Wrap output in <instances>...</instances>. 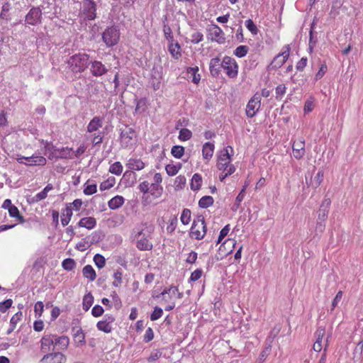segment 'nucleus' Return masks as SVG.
<instances>
[{
  "mask_svg": "<svg viewBox=\"0 0 363 363\" xmlns=\"http://www.w3.org/2000/svg\"><path fill=\"white\" fill-rule=\"evenodd\" d=\"M96 225V220L94 217L82 218L78 223V226L86 228L88 230L93 229Z\"/></svg>",
  "mask_w": 363,
  "mask_h": 363,
  "instance_id": "20",
  "label": "nucleus"
},
{
  "mask_svg": "<svg viewBox=\"0 0 363 363\" xmlns=\"http://www.w3.org/2000/svg\"><path fill=\"white\" fill-rule=\"evenodd\" d=\"M223 69V60L218 57L212 58L209 63V70L213 77L218 78Z\"/></svg>",
  "mask_w": 363,
  "mask_h": 363,
  "instance_id": "14",
  "label": "nucleus"
},
{
  "mask_svg": "<svg viewBox=\"0 0 363 363\" xmlns=\"http://www.w3.org/2000/svg\"><path fill=\"white\" fill-rule=\"evenodd\" d=\"M22 316V312L18 311L11 317L10 320V328L6 331L7 335H10L14 330L17 323L21 320Z\"/></svg>",
  "mask_w": 363,
  "mask_h": 363,
  "instance_id": "23",
  "label": "nucleus"
},
{
  "mask_svg": "<svg viewBox=\"0 0 363 363\" xmlns=\"http://www.w3.org/2000/svg\"><path fill=\"white\" fill-rule=\"evenodd\" d=\"M122 277L123 273L121 269L116 270L113 274L114 281H113L112 284L115 287H118L121 286L122 283Z\"/></svg>",
  "mask_w": 363,
  "mask_h": 363,
  "instance_id": "46",
  "label": "nucleus"
},
{
  "mask_svg": "<svg viewBox=\"0 0 363 363\" xmlns=\"http://www.w3.org/2000/svg\"><path fill=\"white\" fill-rule=\"evenodd\" d=\"M192 137V133L187 128H182L179 131V139L182 141H186Z\"/></svg>",
  "mask_w": 363,
  "mask_h": 363,
  "instance_id": "42",
  "label": "nucleus"
},
{
  "mask_svg": "<svg viewBox=\"0 0 363 363\" xmlns=\"http://www.w3.org/2000/svg\"><path fill=\"white\" fill-rule=\"evenodd\" d=\"M285 50L281 53H279L277 55L270 65L268 66V68L270 69H277L280 68L287 60L289 57L290 52V46L289 45L285 46Z\"/></svg>",
  "mask_w": 363,
  "mask_h": 363,
  "instance_id": "9",
  "label": "nucleus"
},
{
  "mask_svg": "<svg viewBox=\"0 0 363 363\" xmlns=\"http://www.w3.org/2000/svg\"><path fill=\"white\" fill-rule=\"evenodd\" d=\"M83 276L87 278L89 281H94L96 277V274L91 265L87 264L82 269Z\"/></svg>",
  "mask_w": 363,
  "mask_h": 363,
  "instance_id": "25",
  "label": "nucleus"
},
{
  "mask_svg": "<svg viewBox=\"0 0 363 363\" xmlns=\"http://www.w3.org/2000/svg\"><path fill=\"white\" fill-rule=\"evenodd\" d=\"M330 204V199H325L317 211L318 218L315 228V233L316 235L321 234L325 230V222L328 218Z\"/></svg>",
  "mask_w": 363,
  "mask_h": 363,
  "instance_id": "3",
  "label": "nucleus"
},
{
  "mask_svg": "<svg viewBox=\"0 0 363 363\" xmlns=\"http://www.w3.org/2000/svg\"><path fill=\"white\" fill-rule=\"evenodd\" d=\"M230 231V225H226L223 228L221 229L220 231V234L218 238V240L216 242L217 244H219L221 242L223 239L228 234Z\"/></svg>",
  "mask_w": 363,
  "mask_h": 363,
  "instance_id": "54",
  "label": "nucleus"
},
{
  "mask_svg": "<svg viewBox=\"0 0 363 363\" xmlns=\"http://www.w3.org/2000/svg\"><path fill=\"white\" fill-rule=\"evenodd\" d=\"M63 218L61 219V223L63 226L68 225L72 216V208L71 206H67V207L62 211Z\"/></svg>",
  "mask_w": 363,
  "mask_h": 363,
  "instance_id": "27",
  "label": "nucleus"
},
{
  "mask_svg": "<svg viewBox=\"0 0 363 363\" xmlns=\"http://www.w3.org/2000/svg\"><path fill=\"white\" fill-rule=\"evenodd\" d=\"M25 21L30 26H37L42 22V10L40 7L33 6L25 17Z\"/></svg>",
  "mask_w": 363,
  "mask_h": 363,
  "instance_id": "8",
  "label": "nucleus"
},
{
  "mask_svg": "<svg viewBox=\"0 0 363 363\" xmlns=\"http://www.w3.org/2000/svg\"><path fill=\"white\" fill-rule=\"evenodd\" d=\"M326 72H327L326 65L325 64L321 65V66L319 68L318 72L316 73V74L315 76V80L318 81L320 79H321L324 76V74H325Z\"/></svg>",
  "mask_w": 363,
  "mask_h": 363,
  "instance_id": "59",
  "label": "nucleus"
},
{
  "mask_svg": "<svg viewBox=\"0 0 363 363\" xmlns=\"http://www.w3.org/2000/svg\"><path fill=\"white\" fill-rule=\"evenodd\" d=\"M163 32H164V37L167 40L168 43H174V35L172 34V29L167 24H166L164 23H163Z\"/></svg>",
  "mask_w": 363,
  "mask_h": 363,
  "instance_id": "36",
  "label": "nucleus"
},
{
  "mask_svg": "<svg viewBox=\"0 0 363 363\" xmlns=\"http://www.w3.org/2000/svg\"><path fill=\"white\" fill-rule=\"evenodd\" d=\"M249 51V48L247 45H240L236 48L233 53L238 57H245Z\"/></svg>",
  "mask_w": 363,
  "mask_h": 363,
  "instance_id": "38",
  "label": "nucleus"
},
{
  "mask_svg": "<svg viewBox=\"0 0 363 363\" xmlns=\"http://www.w3.org/2000/svg\"><path fill=\"white\" fill-rule=\"evenodd\" d=\"M120 38V32L116 26L108 27L102 33V40L108 48L116 45Z\"/></svg>",
  "mask_w": 363,
  "mask_h": 363,
  "instance_id": "4",
  "label": "nucleus"
},
{
  "mask_svg": "<svg viewBox=\"0 0 363 363\" xmlns=\"http://www.w3.org/2000/svg\"><path fill=\"white\" fill-rule=\"evenodd\" d=\"M203 35L200 32L194 33L191 35V43L194 44H197L203 40Z\"/></svg>",
  "mask_w": 363,
  "mask_h": 363,
  "instance_id": "60",
  "label": "nucleus"
},
{
  "mask_svg": "<svg viewBox=\"0 0 363 363\" xmlns=\"http://www.w3.org/2000/svg\"><path fill=\"white\" fill-rule=\"evenodd\" d=\"M125 199L121 196H116L112 198L108 203V207L115 210L120 208L124 203Z\"/></svg>",
  "mask_w": 363,
  "mask_h": 363,
  "instance_id": "24",
  "label": "nucleus"
},
{
  "mask_svg": "<svg viewBox=\"0 0 363 363\" xmlns=\"http://www.w3.org/2000/svg\"><path fill=\"white\" fill-rule=\"evenodd\" d=\"M103 118L100 116L94 117L87 125V131L89 133H93L96 131L99 128L102 127Z\"/></svg>",
  "mask_w": 363,
  "mask_h": 363,
  "instance_id": "18",
  "label": "nucleus"
},
{
  "mask_svg": "<svg viewBox=\"0 0 363 363\" xmlns=\"http://www.w3.org/2000/svg\"><path fill=\"white\" fill-rule=\"evenodd\" d=\"M62 267L65 270L71 271L76 267V262L72 258H67L63 260Z\"/></svg>",
  "mask_w": 363,
  "mask_h": 363,
  "instance_id": "39",
  "label": "nucleus"
},
{
  "mask_svg": "<svg viewBox=\"0 0 363 363\" xmlns=\"http://www.w3.org/2000/svg\"><path fill=\"white\" fill-rule=\"evenodd\" d=\"M74 340L79 345L85 344V335L80 327L74 326L72 328Z\"/></svg>",
  "mask_w": 363,
  "mask_h": 363,
  "instance_id": "19",
  "label": "nucleus"
},
{
  "mask_svg": "<svg viewBox=\"0 0 363 363\" xmlns=\"http://www.w3.org/2000/svg\"><path fill=\"white\" fill-rule=\"evenodd\" d=\"M223 69L230 78H235L238 73V65L235 59L225 56L223 59Z\"/></svg>",
  "mask_w": 363,
  "mask_h": 363,
  "instance_id": "6",
  "label": "nucleus"
},
{
  "mask_svg": "<svg viewBox=\"0 0 363 363\" xmlns=\"http://www.w3.org/2000/svg\"><path fill=\"white\" fill-rule=\"evenodd\" d=\"M94 262L96 267L99 269H102L106 264V259L104 257L100 254H96L94 255Z\"/></svg>",
  "mask_w": 363,
  "mask_h": 363,
  "instance_id": "43",
  "label": "nucleus"
},
{
  "mask_svg": "<svg viewBox=\"0 0 363 363\" xmlns=\"http://www.w3.org/2000/svg\"><path fill=\"white\" fill-rule=\"evenodd\" d=\"M325 334V328L324 326L319 325L315 333V340L322 341Z\"/></svg>",
  "mask_w": 363,
  "mask_h": 363,
  "instance_id": "53",
  "label": "nucleus"
},
{
  "mask_svg": "<svg viewBox=\"0 0 363 363\" xmlns=\"http://www.w3.org/2000/svg\"><path fill=\"white\" fill-rule=\"evenodd\" d=\"M272 346L270 344H268L265 346L264 349L261 352L259 356V362L258 363H262L265 359L266 357L270 354L271 352Z\"/></svg>",
  "mask_w": 363,
  "mask_h": 363,
  "instance_id": "47",
  "label": "nucleus"
},
{
  "mask_svg": "<svg viewBox=\"0 0 363 363\" xmlns=\"http://www.w3.org/2000/svg\"><path fill=\"white\" fill-rule=\"evenodd\" d=\"M115 184V178H109L106 181L101 183L99 189L101 191H104L111 189Z\"/></svg>",
  "mask_w": 363,
  "mask_h": 363,
  "instance_id": "44",
  "label": "nucleus"
},
{
  "mask_svg": "<svg viewBox=\"0 0 363 363\" xmlns=\"http://www.w3.org/2000/svg\"><path fill=\"white\" fill-rule=\"evenodd\" d=\"M13 301L11 298L0 302V311L2 313H5L9 308L11 307Z\"/></svg>",
  "mask_w": 363,
  "mask_h": 363,
  "instance_id": "51",
  "label": "nucleus"
},
{
  "mask_svg": "<svg viewBox=\"0 0 363 363\" xmlns=\"http://www.w3.org/2000/svg\"><path fill=\"white\" fill-rule=\"evenodd\" d=\"M214 145L210 142L206 143L203 145L202 148V155L204 159L210 160L214 152Z\"/></svg>",
  "mask_w": 363,
  "mask_h": 363,
  "instance_id": "22",
  "label": "nucleus"
},
{
  "mask_svg": "<svg viewBox=\"0 0 363 363\" xmlns=\"http://www.w3.org/2000/svg\"><path fill=\"white\" fill-rule=\"evenodd\" d=\"M89 65L91 74L96 77H101L108 71L106 65L99 60L90 61Z\"/></svg>",
  "mask_w": 363,
  "mask_h": 363,
  "instance_id": "12",
  "label": "nucleus"
},
{
  "mask_svg": "<svg viewBox=\"0 0 363 363\" xmlns=\"http://www.w3.org/2000/svg\"><path fill=\"white\" fill-rule=\"evenodd\" d=\"M69 338L67 336H61L54 339V345H59L60 349H66L69 345Z\"/></svg>",
  "mask_w": 363,
  "mask_h": 363,
  "instance_id": "33",
  "label": "nucleus"
},
{
  "mask_svg": "<svg viewBox=\"0 0 363 363\" xmlns=\"http://www.w3.org/2000/svg\"><path fill=\"white\" fill-rule=\"evenodd\" d=\"M172 155L177 159H180L184 154V147L181 145H174L171 150Z\"/></svg>",
  "mask_w": 363,
  "mask_h": 363,
  "instance_id": "37",
  "label": "nucleus"
},
{
  "mask_svg": "<svg viewBox=\"0 0 363 363\" xmlns=\"http://www.w3.org/2000/svg\"><path fill=\"white\" fill-rule=\"evenodd\" d=\"M72 150L68 147H63L61 150L55 149V151H58L59 155L55 156V158L67 159L71 157L70 152Z\"/></svg>",
  "mask_w": 363,
  "mask_h": 363,
  "instance_id": "40",
  "label": "nucleus"
},
{
  "mask_svg": "<svg viewBox=\"0 0 363 363\" xmlns=\"http://www.w3.org/2000/svg\"><path fill=\"white\" fill-rule=\"evenodd\" d=\"M245 26L253 35L258 33L259 30L252 19L245 21Z\"/></svg>",
  "mask_w": 363,
  "mask_h": 363,
  "instance_id": "48",
  "label": "nucleus"
},
{
  "mask_svg": "<svg viewBox=\"0 0 363 363\" xmlns=\"http://www.w3.org/2000/svg\"><path fill=\"white\" fill-rule=\"evenodd\" d=\"M154 338V332L152 330V329L151 328H148L146 331H145V334L144 335V339L143 340L145 342H150L152 339Z\"/></svg>",
  "mask_w": 363,
  "mask_h": 363,
  "instance_id": "64",
  "label": "nucleus"
},
{
  "mask_svg": "<svg viewBox=\"0 0 363 363\" xmlns=\"http://www.w3.org/2000/svg\"><path fill=\"white\" fill-rule=\"evenodd\" d=\"M261 105V96L259 94H255L251 99L248 101L246 107V114L247 117L252 118L255 116L256 113L260 108Z\"/></svg>",
  "mask_w": 363,
  "mask_h": 363,
  "instance_id": "10",
  "label": "nucleus"
},
{
  "mask_svg": "<svg viewBox=\"0 0 363 363\" xmlns=\"http://www.w3.org/2000/svg\"><path fill=\"white\" fill-rule=\"evenodd\" d=\"M135 130L132 128H128L125 130H122L121 133V138H128L129 140L133 139V137L134 135Z\"/></svg>",
  "mask_w": 363,
  "mask_h": 363,
  "instance_id": "50",
  "label": "nucleus"
},
{
  "mask_svg": "<svg viewBox=\"0 0 363 363\" xmlns=\"http://www.w3.org/2000/svg\"><path fill=\"white\" fill-rule=\"evenodd\" d=\"M177 218L176 216H174L172 218L169 220V225L167 228V230L172 233H173L177 227Z\"/></svg>",
  "mask_w": 363,
  "mask_h": 363,
  "instance_id": "56",
  "label": "nucleus"
},
{
  "mask_svg": "<svg viewBox=\"0 0 363 363\" xmlns=\"http://www.w3.org/2000/svg\"><path fill=\"white\" fill-rule=\"evenodd\" d=\"M67 63L73 73L83 72L90 64L89 55L79 52L71 56Z\"/></svg>",
  "mask_w": 363,
  "mask_h": 363,
  "instance_id": "2",
  "label": "nucleus"
},
{
  "mask_svg": "<svg viewBox=\"0 0 363 363\" xmlns=\"http://www.w3.org/2000/svg\"><path fill=\"white\" fill-rule=\"evenodd\" d=\"M229 150L233 152V147L231 146H227L220 150L219 155L218 156V162L223 163L224 164H230L231 162V155L229 152Z\"/></svg>",
  "mask_w": 363,
  "mask_h": 363,
  "instance_id": "16",
  "label": "nucleus"
},
{
  "mask_svg": "<svg viewBox=\"0 0 363 363\" xmlns=\"http://www.w3.org/2000/svg\"><path fill=\"white\" fill-rule=\"evenodd\" d=\"M202 184V177L199 174H194L191 181V189L193 191L199 190Z\"/></svg>",
  "mask_w": 363,
  "mask_h": 363,
  "instance_id": "28",
  "label": "nucleus"
},
{
  "mask_svg": "<svg viewBox=\"0 0 363 363\" xmlns=\"http://www.w3.org/2000/svg\"><path fill=\"white\" fill-rule=\"evenodd\" d=\"M186 184V177L183 175H179L176 177L174 184L176 186V189H182Z\"/></svg>",
  "mask_w": 363,
  "mask_h": 363,
  "instance_id": "52",
  "label": "nucleus"
},
{
  "mask_svg": "<svg viewBox=\"0 0 363 363\" xmlns=\"http://www.w3.org/2000/svg\"><path fill=\"white\" fill-rule=\"evenodd\" d=\"M169 51L171 53L172 56L176 59L178 60L181 56V52H179V50L181 49V46L179 44V43H176L174 44V43H169Z\"/></svg>",
  "mask_w": 363,
  "mask_h": 363,
  "instance_id": "29",
  "label": "nucleus"
},
{
  "mask_svg": "<svg viewBox=\"0 0 363 363\" xmlns=\"http://www.w3.org/2000/svg\"><path fill=\"white\" fill-rule=\"evenodd\" d=\"M208 31L212 41H216L220 44L225 42L224 33L218 25H211L208 28Z\"/></svg>",
  "mask_w": 363,
  "mask_h": 363,
  "instance_id": "11",
  "label": "nucleus"
},
{
  "mask_svg": "<svg viewBox=\"0 0 363 363\" xmlns=\"http://www.w3.org/2000/svg\"><path fill=\"white\" fill-rule=\"evenodd\" d=\"M323 172L322 170L318 171L314 178H311L310 186H311L313 189L318 188L323 182Z\"/></svg>",
  "mask_w": 363,
  "mask_h": 363,
  "instance_id": "30",
  "label": "nucleus"
},
{
  "mask_svg": "<svg viewBox=\"0 0 363 363\" xmlns=\"http://www.w3.org/2000/svg\"><path fill=\"white\" fill-rule=\"evenodd\" d=\"M96 328L99 330L106 333H110L113 330L112 325L103 320L97 323Z\"/></svg>",
  "mask_w": 363,
  "mask_h": 363,
  "instance_id": "34",
  "label": "nucleus"
},
{
  "mask_svg": "<svg viewBox=\"0 0 363 363\" xmlns=\"http://www.w3.org/2000/svg\"><path fill=\"white\" fill-rule=\"evenodd\" d=\"M153 228L152 226H147L144 228L138 229L135 233V238L136 241V247L138 250L142 251L151 250L152 249V244L150 242L152 239V234L153 233Z\"/></svg>",
  "mask_w": 363,
  "mask_h": 363,
  "instance_id": "1",
  "label": "nucleus"
},
{
  "mask_svg": "<svg viewBox=\"0 0 363 363\" xmlns=\"http://www.w3.org/2000/svg\"><path fill=\"white\" fill-rule=\"evenodd\" d=\"M89 247L86 238L76 245V249L82 252L87 250Z\"/></svg>",
  "mask_w": 363,
  "mask_h": 363,
  "instance_id": "58",
  "label": "nucleus"
},
{
  "mask_svg": "<svg viewBox=\"0 0 363 363\" xmlns=\"http://www.w3.org/2000/svg\"><path fill=\"white\" fill-rule=\"evenodd\" d=\"M94 302V297L91 293L86 294L83 298V309L87 311Z\"/></svg>",
  "mask_w": 363,
  "mask_h": 363,
  "instance_id": "35",
  "label": "nucleus"
},
{
  "mask_svg": "<svg viewBox=\"0 0 363 363\" xmlns=\"http://www.w3.org/2000/svg\"><path fill=\"white\" fill-rule=\"evenodd\" d=\"M123 171V166L120 162H116L111 165L109 172L116 175H120Z\"/></svg>",
  "mask_w": 363,
  "mask_h": 363,
  "instance_id": "41",
  "label": "nucleus"
},
{
  "mask_svg": "<svg viewBox=\"0 0 363 363\" xmlns=\"http://www.w3.org/2000/svg\"><path fill=\"white\" fill-rule=\"evenodd\" d=\"M206 232V226L203 218H198L197 220H194L191 230L190 236L194 238L196 240H201Z\"/></svg>",
  "mask_w": 363,
  "mask_h": 363,
  "instance_id": "5",
  "label": "nucleus"
},
{
  "mask_svg": "<svg viewBox=\"0 0 363 363\" xmlns=\"http://www.w3.org/2000/svg\"><path fill=\"white\" fill-rule=\"evenodd\" d=\"M41 350L46 352L50 350V347L54 345L53 336L51 335H44L41 340Z\"/></svg>",
  "mask_w": 363,
  "mask_h": 363,
  "instance_id": "21",
  "label": "nucleus"
},
{
  "mask_svg": "<svg viewBox=\"0 0 363 363\" xmlns=\"http://www.w3.org/2000/svg\"><path fill=\"white\" fill-rule=\"evenodd\" d=\"M25 161H26V165L30 166H36L41 165L44 166L46 164V159L43 156L39 155H33L31 157H26L25 158Z\"/></svg>",
  "mask_w": 363,
  "mask_h": 363,
  "instance_id": "17",
  "label": "nucleus"
},
{
  "mask_svg": "<svg viewBox=\"0 0 363 363\" xmlns=\"http://www.w3.org/2000/svg\"><path fill=\"white\" fill-rule=\"evenodd\" d=\"M162 309L158 306H156L155 307L153 312L150 315V320L152 321L158 320L160 318L162 317Z\"/></svg>",
  "mask_w": 363,
  "mask_h": 363,
  "instance_id": "49",
  "label": "nucleus"
},
{
  "mask_svg": "<svg viewBox=\"0 0 363 363\" xmlns=\"http://www.w3.org/2000/svg\"><path fill=\"white\" fill-rule=\"evenodd\" d=\"M213 199L211 196H204L199 201V206L201 208H207L213 203Z\"/></svg>",
  "mask_w": 363,
  "mask_h": 363,
  "instance_id": "32",
  "label": "nucleus"
},
{
  "mask_svg": "<svg viewBox=\"0 0 363 363\" xmlns=\"http://www.w3.org/2000/svg\"><path fill=\"white\" fill-rule=\"evenodd\" d=\"M66 357L61 352H55L45 354L40 359V363H65Z\"/></svg>",
  "mask_w": 363,
  "mask_h": 363,
  "instance_id": "13",
  "label": "nucleus"
},
{
  "mask_svg": "<svg viewBox=\"0 0 363 363\" xmlns=\"http://www.w3.org/2000/svg\"><path fill=\"white\" fill-rule=\"evenodd\" d=\"M96 192V184L87 185L84 189V194L86 195H92Z\"/></svg>",
  "mask_w": 363,
  "mask_h": 363,
  "instance_id": "62",
  "label": "nucleus"
},
{
  "mask_svg": "<svg viewBox=\"0 0 363 363\" xmlns=\"http://www.w3.org/2000/svg\"><path fill=\"white\" fill-rule=\"evenodd\" d=\"M44 305L42 301H38L34 306V311L36 315L41 316L43 312Z\"/></svg>",
  "mask_w": 363,
  "mask_h": 363,
  "instance_id": "63",
  "label": "nucleus"
},
{
  "mask_svg": "<svg viewBox=\"0 0 363 363\" xmlns=\"http://www.w3.org/2000/svg\"><path fill=\"white\" fill-rule=\"evenodd\" d=\"M11 9V4L9 1H6L3 4L1 7V11L0 13V18L6 21H9L11 19L9 11Z\"/></svg>",
  "mask_w": 363,
  "mask_h": 363,
  "instance_id": "31",
  "label": "nucleus"
},
{
  "mask_svg": "<svg viewBox=\"0 0 363 363\" xmlns=\"http://www.w3.org/2000/svg\"><path fill=\"white\" fill-rule=\"evenodd\" d=\"M294 157L297 159H301L305 155V142L304 140L294 141L292 146Z\"/></svg>",
  "mask_w": 363,
  "mask_h": 363,
  "instance_id": "15",
  "label": "nucleus"
},
{
  "mask_svg": "<svg viewBox=\"0 0 363 363\" xmlns=\"http://www.w3.org/2000/svg\"><path fill=\"white\" fill-rule=\"evenodd\" d=\"M244 191H245V189H243L240 193L237 196L236 199H235V203L233 204V206L232 208L233 211H237V209L238 208L239 206H240V203H241V201L243 200V198H244Z\"/></svg>",
  "mask_w": 363,
  "mask_h": 363,
  "instance_id": "55",
  "label": "nucleus"
},
{
  "mask_svg": "<svg viewBox=\"0 0 363 363\" xmlns=\"http://www.w3.org/2000/svg\"><path fill=\"white\" fill-rule=\"evenodd\" d=\"M104 312L103 307L100 305H96L91 310V314L94 317L101 316Z\"/></svg>",
  "mask_w": 363,
  "mask_h": 363,
  "instance_id": "57",
  "label": "nucleus"
},
{
  "mask_svg": "<svg viewBox=\"0 0 363 363\" xmlns=\"http://www.w3.org/2000/svg\"><path fill=\"white\" fill-rule=\"evenodd\" d=\"M82 13L84 19L88 21L94 20L96 17V4L93 0L82 1Z\"/></svg>",
  "mask_w": 363,
  "mask_h": 363,
  "instance_id": "7",
  "label": "nucleus"
},
{
  "mask_svg": "<svg viewBox=\"0 0 363 363\" xmlns=\"http://www.w3.org/2000/svg\"><path fill=\"white\" fill-rule=\"evenodd\" d=\"M203 274V271L201 269H197L195 271H194L190 277V281H196L199 280L201 275Z\"/></svg>",
  "mask_w": 363,
  "mask_h": 363,
  "instance_id": "61",
  "label": "nucleus"
},
{
  "mask_svg": "<svg viewBox=\"0 0 363 363\" xmlns=\"http://www.w3.org/2000/svg\"><path fill=\"white\" fill-rule=\"evenodd\" d=\"M127 166L130 169L138 171L144 168L145 164L140 160L130 159L128 162Z\"/></svg>",
  "mask_w": 363,
  "mask_h": 363,
  "instance_id": "26",
  "label": "nucleus"
},
{
  "mask_svg": "<svg viewBox=\"0 0 363 363\" xmlns=\"http://www.w3.org/2000/svg\"><path fill=\"white\" fill-rule=\"evenodd\" d=\"M180 219L184 225H188L191 220V211L188 208H184L182 213Z\"/></svg>",
  "mask_w": 363,
  "mask_h": 363,
  "instance_id": "45",
  "label": "nucleus"
}]
</instances>
